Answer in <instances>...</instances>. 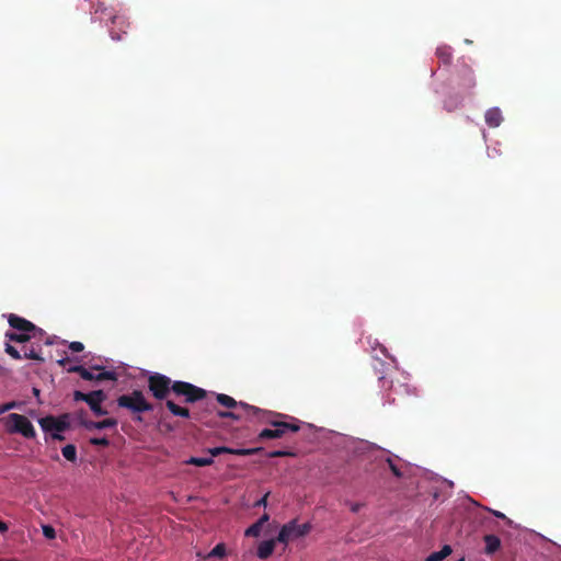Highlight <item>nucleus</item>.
Here are the masks:
<instances>
[{"mask_svg":"<svg viewBox=\"0 0 561 561\" xmlns=\"http://www.w3.org/2000/svg\"><path fill=\"white\" fill-rule=\"evenodd\" d=\"M112 25L110 27V34L112 39L114 41H121L123 34L127 33V30L129 27V22L125 15L122 14H114L111 18Z\"/></svg>","mask_w":561,"mask_h":561,"instance_id":"11","label":"nucleus"},{"mask_svg":"<svg viewBox=\"0 0 561 561\" xmlns=\"http://www.w3.org/2000/svg\"><path fill=\"white\" fill-rule=\"evenodd\" d=\"M451 547L445 545L439 551L431 553L425 561H443L446 557L451 553Z\"/></svg>","mask_w":561,"mask_h":561,"instance_id":"22","label":"nucleus"},{"mask_svg":"<svg viewBox=\"0 0 561 561\" xmlns=\"http://www.w3.org/2000/svg\"><path fill=\"white\" fill-rule=\"evenodd\" d=\"M116 425H117V421L115 419H105V420L99 421V422L89 421V422L84 423V426L88 430H92V428L104 430V428H108V427H115Z\"/></svg>","mask_w":561,"mask_h":561,"instance_id":"18","label":"nucleus"},{"mask_svg":"<svg viewBox=\"0 0 561 561\" xmlns=\"http://www.w3.org/2000/svg\"><path fill=\"white\" fill-rule=\"evenodd\" d=\"M367 343L371 351H387L386 347H383L376 339L371 341V337H367Z\"/></svg>","mask_w":561,"mask_h":561,"instance_id":"33","label":"nucleus"},{"mask_svg":"<svg viewBox=\"0 0 561 561\" xmlns=\"http://www.w3.org/2000/svg\"><path fill=\"white\" fill-rule=\"evenodd\" d=\"M296 456V453L291 451V450H283V449H279V450H274V451H271L267 454V457L268 458H276V457H295Z\"/></svg>","mask_w":561,"mask_h":561,"instance_id":"29","label":"nucleus"},{"mask_svg":"<svg viewBox=\"0 0 561 561\" xmlns=\"http://www.w3.org/2000/svg\"><path fill=\"white\" fill-rule=\"evenodd\" d=\"M270 423L275 428H264L259 434V439H274L283 437L287 432H298L299 425L287 423V422H278V421H270Z\"/></svg>","mask_w":561,"mask_h":561,"instance_id":"9","label":"nucleus"},{"mask_svg":"<svg viewBox=\"0 0 561 561\" xmlns=\"http://www.w3.org/2000/svg\"><path fill=\"white\" fill-rule=\"evenodd\" d=\"M379 447L376 444L373 443H365L364 444V450H378Z\"/></svg>","mask_w":561,"mask_h":561,"instance_id":"40","label":"nucleus"},{"mask_svg":"<svg viewBox=\"0 0 561 561\" xmlns=\"http://www.w3.org/2000/svg\"><path fill=\"white\" fill-rule=\"evenodd\" d=\"M226 545L220 542L217 543L207 554H203L202 552H197L198 558L209 559V558H224L226 556Z\"/></svg>","mask_w":561,"mask_h":561,"instance_id":"19","label":"nucleus"},{"mask_svg":"<svg viewBox=\"0 0 561 561\" xmlns=\"http://www.w3.org/2000/svg\"><path fill=\"white\" fill-rule=\"evenodd\" d=\"M62 432L51 433V438L56 440H64L65 437L61 435Z\"/></svg>","mask_w":561,"mask_h":561,"instance_id":"43","label":"nucleus"},{"mask_svg":"<svg viewBox=\"0 0 561 561\" xmlns=\"http://www.w3.org/2000/svg\"><path fill=\"white\" fill-rule=\"evenodd\" d=\"M263 451V447H254V448H230L227 447V450L224 454H231L237 456H250L255 455Z\"/></svg>","mask_w":561,"mask_h":561,"instance_id":"20","label":"nucleus"},{"mask_svg":"<svg viewBox=\"0 0 561 561\" xmlns=\"http://www.w3.org/2000/svg\"><path fill=\"white\" fill-rule=\"evenodd\" d=\"M13 358L15 359H34V360H44V358L41 356V353H9Z\"/></svg>","mask_w":561,"mask_h":561,"instance_id":"26","label":"nucleus"},{"mask_svg":"<svg viewBox=\"0 0 561 561\" xmlns=\"http://www.w3.org/2000/svg\"><path fill=\"white\" fill-rule=\"evenodd\" d=\"M116 401L119 408L127 409L131 413L136 414L134 420L137 422H142L141 413L153 410V404L147 401L140 390H134L128 394H122Z\"/></svg>","mask_w":561,"mask_h":561,"instance_id":"3","label":"nucleus"},{"mask_svg":"<svg viewBox=\"0 0 561 561\" xmlns=\"http://www.w3.org/2000/svg\"><path fill=\"white\" fill-rule=\"evenodd\" d=\"M2 370V367L0 366V371Z\"/></svg>","mask_w":561,"mask_h":561,"instance_id":"47","label":"nucleus"},{"mask_svg":"<svg viewBox=\"0 0 561 561\" xmlns=\"http://www.w3.org/2000/svg\"><path fill=\"white\" fill-rule=\"evenodd\" d=\"M172 381L165 375L152 373L148 378V388L158 400H163L172 391Z\"/></svg>","mask_w":561,"mask_h":561,"instance_id":"6","label":"nucleus"},{"mask_svg":"<svg viewBox=\"0 0 561 561\" xmlns=\"http://www.w3.org/2000/svg\"><path fill=\"white\" fill-rule=\"evenodd\" d=\"M436 56L438 57V59L445 64V65H449L451 62V59H453V50H451V47L447 46V45H443V46H439L437 47L436 49Z\"/></svg>","mask_w":561,"mask_h":561,"instance_id":"21","label":"nucleus"},{"mask_svg":"<svg viewBox=\"0 0 561 561\" xmlns=\"http://www.w3.org/2000/svg\"><path fill=\"white\" fill-rule=\"evenodd\" d=\"M15 407H16V403L14 401L5 403L0 407V414L4 413L11 409H14Z\"/></svg>","mask_w":561,"mask_h":561,"instance_id":"39","label":"nucleus"},{"mask_svg":"<svg viewBox=\"0 0 561 561\" xmlns=\"http://www.w3.org/2000/svg\"><path fill=\"white\" fill-rule=\"evenodd\" d=\"M270 519L268 514L264 513L256 522L261 523L262 526H264L265 523H267Z\"/></svg>","mask_w":561,"mask_h":561,"instance_id":"42","label":"nucleus"},{"mask_svg":"<svg viewBox=\"0 0 561 561\" xmlns=\"http://www.w3.org/2000/svg\"><path fill=\"white\" fill-rule=\"evenodd\" d=\"M483 540L485 542L484 552L486 554L495 553L501 547V540L496 535H485Z\"/></svg>","mask_w":561,"mask_h":561,"instance_id":"16","label":"nucleus"},{"mask_svg":"<svg viewBox=\"0 0 561 561\" xmlns=\"http://www.w3.org/2000/svg\"><path fill=\"white\" fill-rule=\"evenodd\" d=\"M106 396L103 390L91 391V397L87 400V404L93 411L96 416H103L107 414V411L104 410L101 404L105 400Z\"/></svg>","mask_w":561,"mask_h":561,"instance_id":"13","label":"nucleus"},{"mask_svg":"<svg viewBox=\"0 0 561 561\" xmlns=\"http://www.w3.org/2000/svg\"><path fill=\"white\" fill-rule=\"evenodd\" d=\"M263 526L261 523L255 522L252 524L244 533L247 537H259L262 531Z\"/></svg>","mask_w":561,"mask_h":561,"instance_id":"28","label":"nucleus"},{"mask_svg":"<svg viewBox=\"0 0 561 561\" xmlns=\"http://www.w3.org/2000/svg\"><path fill=\"white\" fill-rule=\"evenodd\" d=\"M267 497H268V493H265L260 500H257L254 503V507H260V506L265 507L267 505Z\"/></svg>","mask_w":561,"mask_h":561,"instance_id":"38","label":"nucleus"},{"mask_svg":"<svg viewBox=\"0 0 561 561\" xmlns=\"http://www.w3.org/2000/svg\"><path fill=\"white\" fill-rule=\"evenodd\" d=\"M33 392H34L35 396H39V390L37 388H34Z\"/></svg>","mask_w":561,"mask_h":561,"instance_id":"45","label":"nucleus"},{"mask_svg":"<svg viewBox=\"0 0 561 561\" xmlns=\"http://www.w3.org/2000/svg\"><path fill=\"white\" fill-rule=\"evenodd\" d=\"M90 397H91V392L83 393L81 391H75V393H73V399L76 401H84L85 403H87V400H89Z\"/></svg>","mask_w":561,"mask_h":561,"instance_id":"36","label":"nucleus"},{"mask_svg":"<svg viewBox=\"0 0 561 561\" xmlns=\"http://www.w3.org/2000/svg\"><path fill=\"white\" fill-rule=\"evenodd\" d=\"M362 503H351L350 508L353 513H357L362 508Z\"/></svg>","mask_w":561,"mask_h":561,"instance_id":"41","label":"nucleus"},{"mask_svg":"<svg viewBox=\"0 0 561 561\" xmlns=\"http://www.w3.org/2000/svg\"><path fill=\"white\" fill-rule=\"evenodd\" d=\"M458 561H465V558H460Z\"/></svg>","mask_w":561,"mask_h":561,"instance_id":"46","label":"nucleus"},{"mask_svg":"<svg viewBox=\"0 0 561 561\" xmlns=\"http://www.w3.org/2000/svg\"><path fill=\"white\" fill-rule=\"evenodd\" d=\"M8 528V525L4 522L0 520V533H5Z\"/></svg>","mask_w":561,"mask_h":561,"instance_id":"44","label":"nucleus"},{"mask_svg":"<svg viewBox=\"0 0 561 561\" xmlns=\"http://www.w3.org/2000/svg\"><path fill=\"white\" fill-rule=\"evenodd\" d=\"M44 336L38 337H32L33 341V348L31 351H34L35 347L41 348L42 346L47 347H68L69 351H84V345L81 342H71L68 344L66 340L60 339L57 335H49L46 333V331L43 330Z\"/></svg>","mask_w":561,"mask_h":561,"instance_id":"5","label":"nucleus"},{"mask_svg":"<svg viewBox=\"0 0 561 561\" xmlns=\"http://www.w3.org/2000/svg\"><path fill=\"white\" fill-rule=\"evenodd\" d=\"M186 463L197 467H206L213 465L214 459L211 457H191L186 460Z\"/></svg>","mask_w":561,"mask_h":561,"instance_id":"23","label":"nucleus"},{"mask_svg":"<svg viewBox=\"0 0 561 561\" xmlns=\"http://www.w3.org/2000/svg\"><path fill=\"white\" fill-rule=\"evenodd\" d=\"M489 512H491L495 517L506 520V523L508 525L512 524V520L510 518H507L502 512L495 511V510H491V508H489Z\"/></svg>","mask_w":561,"mask_h":561,"instance_id":"37","label":"nucleus"},{"mask_svg":"<svg viewBox=\"0 0 561 561\" xmlns=\"http://www.w3.org/2000/svg\"><path fill=\"white\" fill-rule=\"evenodd\" d=\"M7 431L9 433H19L25 438H34L36 436L35 428L31 421L18 413H11L7 417Z\"/></svg>","mask_w":561,"mask_h":561,"instance_id":"4","label":"nucleus"},{"mask_svg":"<svg viewBox=\"0 0 561 561\" xmlns=\"http://www.w3.org/2000/svg\"><path fill=\"white\" fill-rule=\"evenodd\" d=\"M42 531H43L44 537H46L47 539H55L56 538V530L50 525H43L42 526Z\"/></svg>","mask_w":561,"mask_h":561,"instance_id":"32","label":"nucleus"},{"mask_svg":"<svg viewBox=\"0 0 561 561\" xmlns=\"http://www.w3.org/2000/svg\"><path fill=\"white\" fill-rule=\"evenodd\" d=\"M225 450H227L226 446L213 447V448L207 449V451L210 455L209 457H211L213 459H214V457H217V456L224 454Z\"/></svg>","mask_w":561,"mask_h":561,"instance_id":"34","label":"nucleus"},{"mask_svg":"<svg viewBox=\"0 0 561 561\" xmlns=\"http://www.w3.org/2000/svg\"><path fill=\"white\" fill-rule=\"evenodd\" d=\"M67 416L56 419L54 416L42 417L38 423L44 432L56 433L65 432L69 427V423L66 421Z\"/></svg>","mask_w":561,"mask_h":561,"instance_id":"10","label":"nucleus"},{"mask_svg":"<svg viewBox=\"0 0 561 561\" xmlns=\"http://www.w3.org/2000/svg\"><path fill=\"white\" fill-rule=\"evenodd\" d=\"M95 380H116L115 371H101L96 374Z\"/></svg>","mask_w":561,"mask_h":561,"instance_id":"31","label":"nucleus"},{"mask_svg":"<svg viewBox=\"0 0 561 561\" xmlns=\"http://www.w3.org/2000/svg\"><path fill=\"white\" fill-rule=\"evenodd\" d=\"M172 391L178 397H183L186 403L201 402L204 412L211 413L216 411V405L213 402L204 401L207 392L203 388L186 381H174L172 383Z\"/></svg>","mask_w":561,"mask_h":561,"instance_id":"2","label":"nucleus"},{"mask_svg":"<svg viewBox=\"0 0 561 561\" xmlns=\"http://www.w3.org/2000/svg\"><path fill=\"white\" fill-rule=\"evenodd\" d=\"M72 370L79 373L81 378L84 380H94L96 377V375H94L92 370L84 368L82 366H77Z\"/></svg>","mask_w":561,"mask_h":561,"instance_id":"27","label":"nucleus"},{"mask_svg":"<svg viewBox=\"0 0 561 561\" xmlns=\"http://www.w3.org/2000/svg\"><path fill=\"white\" fill-rule=\"evenodd\" d=\"M216 414L218 417L220 419H232V420H236V421H239L243 417H248L245 414H244V411L242 413H236V412H231V411H216Z\"/></svg>","mask_w":561,"mask_h":561,"instance_id":"25","label":"nucleus"},{"mask_svg":"<svg viewBox=\"0 0 561 561\" xmlns=\"http://www.w3.org/2000/svg\"><path fill=\"white\" fill-rule=\"evenodd\" d=\"M8 322L12 330L7 331L4 334V351H16L10 342L25 343L32 341V337L44 336L42 328L36 327L33 322L15 313L8 316Z\"/></svg>","mask_w":561,"mask_h":561,"instance_id":"1","label":"nucleus"},{"mask_svg":"<svg viewBox=\"0 0 561 561\" xmlns=\"http://www.w3.org/2000/svg\"><path fill=\"white\" fill-rule=\"evenodd\" d=\"M460 73H461V83H460V85L463 89H466V90H472L476 87V83H477L473 70L470 67L465 66L461 69Z\"/></svg>","mask_w":561,"mask_h":561,"instance_id":"15","label":"nucleus"},{"mask_svg":"<svg viewBox=\"0 0 561 561\" xmlns=\"http://www.w3.org/2000/svg\"><path fill=\"white\" fill-rule=\"evenodd\" d=\"M216 400L219 404L232 409V408H240L242 411H244V414L248 416V419L253 417H260L261 414H267L268 412L261 410L260 408H256L254 405H250L245 402H238L232 397L225 394V393H218L216 396Z\"/></svg>","mask_w":561,"mask_h":561,"instance_id":"7","label":"nucleus"},{"mask_svg":"<svg viewBox=\"0 0 561 561\" xmlns=\"http://www.w3.org/2000/svg\"><path fill=\"white\" fill-rule=\"evenodd\" d=\"M61 454L67 460L71 462H75L77 460V448L72 444L64 446L61 449Z\"/></svg>","mask_w":561,"mask_h":561,"instance_id":"24","label":"nucleus"},{"mask_svg":"<svg viewBox=\"0 0 561 561\" xmlns=\"http://www.w3.org/2000/svg\"><path fill=\"white\" fill-rule=\"evenodd\" d=\"M386 462L388 463L389 466V469L391 470V472L393 473L394 477L397 478H401L403 476L402 471L400 470V468L394 463L393 459L391 457H388L386 459Z\"/></svg>","mask_w":561,"mask_h":561,"instance_id":"30","label":"nucleus"},{"mask_svg":"<svg viewBox=\"0 0 561 561\" xmlns=\"http://www.w3.org/2000/svg\"><path fill=\"white\" fill-rule=\"evenodd\" d=\"M90 443L95 446H108L110 440L106 437H94L90 439Z\"/></svg>","mask_w":561,"mask_h":561,"instance_id":"35","label":"nucleus"},{"mask_svg":"<svg viewBox=\"0 0 561 561\" xmlns=\"http://www.w3.org/2000/svg\"><path fill=\"white\" fill-rule=\"evenodd\" d=\"M309 530H310L309 524L305 523V524L299 525L296 523V520H291V522L285 524L280 528L276 540L278 542L286 545L290 540H294V539H297V538H300V537L307 535L309 533Z\"/></svg>","mask_w":561,"mask_h":561,"instance_id":"8","label":"nucleus"},{"mask_svg":"<svg viewBox=\"0 0 561 561\" xmlns=\"http://www.w3.org/2000/svg\"><path fill=\"white\" fill-rule=\"evenodd\" d=\"M276 541V539L262 541L257 547V557L260 559H267L272 554Z\"/></svg>","mask_w":561,"mask_h":561,"instance_id":"17","label":"nucleus"},{"mask_svg":"<svg viewBox=\"0 0 561 561\" xmlns=\"http://www.w3.org/2000/svg\"><path fill=\"white\" fill-rule=\"evenodd\" d=\"M165 405L168 410L175 416H181L185 419L192 417L197 422L205 423V414L207 412L201 411L191 413L188 409L175 404L172 400H167Z\"/></svg>","mask_w":561,"mask_h":561,"instance_id":"12","label":"nucleus"},{"mask_svg":"<svg viewBox=\"0 0 561 561\" xmlns=\"http://www.w3.org/2000/svg\"><path fill=\"white\" fill-rule=\"evenodd\" d=\"M485 123L489 127L495 128L503 122L502 112L499 107L489 108L484 115Z\"/></svg>","mask_w":561,"mask_h":561,"instance_id":"14","label":"nucleus"}]
</instances>
